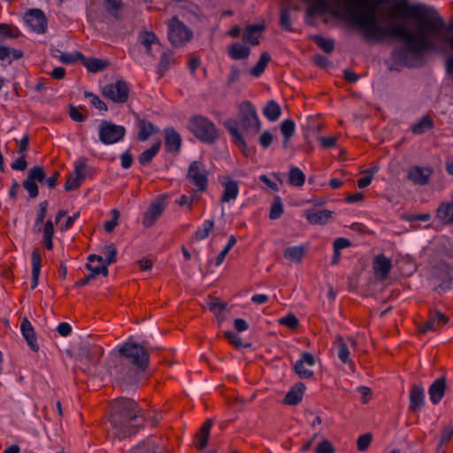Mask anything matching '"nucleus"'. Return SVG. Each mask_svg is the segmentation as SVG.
<instances>
[{
  "mask_svg": "<svg viewBox=\"0 0 453 453\" xmlns=\"http://www.w3.org/2000/svg\"><path fill=\"white\" fill-rule=\"evenodd\" d=\"M347 20L357 27L367 42H381L388 37H395L405 43V47L395 49L392 58L397 63L414 66L424 50L434 48L433 38L438 37L444 27V20L435 12L424 5L404 4L398 11L418 19L415 35L403 24L380 25L377 12L381 0H344Z\"/></svg>",
  "mask_w": 453,
  "mask_h": 453,
  "instance_id": "f257e3e1",
  "label": "nucleus"
},
{
  "mask_svg": "<svg viewBox=\"0 0 453 453\" xmlns=\"http://www.w3.org/2000/svg\"><path fill=\"white\" fill-rule=\"evenodd\" d=\"M142 409L133 399L119 397L111 403L110 416L112 436L122 440L136 434L145 424Z\"/></svg>",
  "mask_w": 453,
  "mask_h": 453,
  "instance_id": "f03ea898",
  "label": "nucleus"
},
{
  "mask_svg": "<svg viewBox=\"0 0 453 453\" xmlns=\"http://www.w3.org/2000/svg\"><path fill=\"white\" fill-rule=\"evenodd\" d=\"M224 126L231 134L234 142L246 154L247 143L239 128H242L246 134L255 135L260 130L261 123L254 105L245 101L239 106L237 119H226Z\"/></svg>",
  "mask_w": 453,
  "mask_h": 453,
  "instance_id": "7ed1b4c3",
  "label": "nucleus"
},
{
  "mask_svg": "<svg viewBox=\"0 0 453 453\" xmlns=\"http://www.w3.org/2000/svg\"><path fill=\"white\" fill-rule=\"evenodd\" d=\"M189 129L196 138L204 142H213L219 137L214 123L203 116L193 117L189 121Z\"/></svg>",
  "mask_w": 453,
  "mask_h": 453,
  "instance_id": "20e7f679",
  "label": "nucleus"
},
{
  "mask_svg": "<svg viewBox=\"0 0 453 453\" xmlns=\"http://www.w3.org/2000/svg\"><path fill=\"white\" fill-rule=\"evenodd\" d=\"M119 352L128 359L134 365L144 371L149 363V353L145 348L138 343L127 342L119 345Z\"/></svg>",
  "mask_w": 453,
  "mask_h": 453,
  "instance_id": "39448f33",
  "label": "nucleus"
},
{
  "mask_svg": "<svg viewBox=\"0 0 453 453\" xmlns=\"http://www.w3.org/2000/svg\"><path fill=\"white\" fill-rule=\"evenodd\" d=\"M168 39L173 47H180L193 37V32L177 17L168 21Z\"/></svg>",
  "mask_w": 453,
  "mask_h": 453,
  "instance_id": "423d86ee",
  "label": "nucleus"
},
{
  "mask_svg": "<svg viewBox=\"0 0 453 453\" xmlns=\"http://www.w3.org/2000/svg\"><path fill=\"white\" fill-rule=\"evenodd\" d=\"M186 179L196 188L197 192L203 193L208 188V171L200 161L195 160L189 164Z\"/></svg>",
  "mask_w": 453,
  "mask_h": 453,
  "instance_id": "0eeeda50",
  "label": "nucleus"
},
{
  "mask_svg": "<svg viewBox=\"0 0 453 453\" xmlns=\"http://www.w3.org/2000/svg\"><path fill=\"white\" fill-rule=\"evenodd\" d=\"M126 134L123 126L103 120L99 126V139L104 144H113L121 141Z\"/></svg>",
  "mask_w": 453,
  "mask_h": 453,
  "instance_id": "6e6552de",
  "label": "nucleus"
},
{
  "mask_svg": "<svg viewBox=\"0 0 453 453\" xmlns=\"http://www.w3.org/2000/svg\"><path fill=\"white\" fill-rule=\"evenodd\" d=\"M102 92L111 101L117 104H124L128 99L129 87L125 81L118 80L113 83L105 85Z\"/></svg>",
  "mask_w": 453,
  "mask_h": 453,
  "instance_id": "1a4fd4ad",
  "label": "nucleus"
},
{
  "mask_svg": "<svg viewBox=\"0 0 453 453\" xmlns=\"http://www.w3.org/2000/svg\"><path fill=\"white\" fill-rule=\"evenodd\" d=\"M316 364V358L313 354L310 352H303L300 359H298L294 369L296 374L301 379H310L313 376L314 372L310 369Z\"/></svg>",
  "mask_w": 453,
  "mask_h": 453,
  "instance_id": "9d476101",
  "label": "nucleus"
},
{
  "mask_svg": "<svg viewBox=\"0 0 453 453\" xmlns=\"http://www.w3.org/2000/svg\"><path fill=\"white\" fill-rule=\"evenodd\" d=\"M27 27L37 34H42L47 28V20L44 13L38 9H33L25 15Z\"/></svg>",
  "mask_w": 453,
  "mask_h": 453,
  "instance_id": "9b49d317",
  "label": "nucleus"
},
{
  "mask_svg": "<svg viewBox=\"0 0 453 453\" xmlns=\"http://www.w3.org/2000/svg\"><path fill=\"white\" fill-rule=\"evenodd\" d=\"M165 208V203L162 199H157L151 203L148 210L143 214L142 224L145 227L152 226L161 216Z\"/></svg>",
  "mask_w": 453,
  "mask_h": 453,
  "instance_id": "f8f14e48",
  "label": "nucleus"
},
{
  "mask_svg": "<svg viewBox=\"0 0 453 453\" xmlns=\"http://www.w3.org/2000/svg\"><path fill=\"white\" fill-rule=\"evenodd\" d=\"M433 172L431 167L414 165L409 168L407 178L416 185L424 186L428 183Z\"/></svg>",
  "mask_w": 453,
  "mask_h": 453,
  "instance_id": "ddd939ff",
  "label": "nucleus"
},
{
  "mask_svg": "<svg viewBox=\"0 0 453 453\" xmlns=\"http://www.w3.org/2000/svg\"><path fill=\"white\" fill-rule=\"evenodd\" d=\"M392 269V262L384 254H379L372 262L373 274L376 279L384 280Z\"/></svg>",
  "mask_w": 453,
  "mask_h": 453,
  "instance_id": "4468645a",
  "label": "nucleus"
},
{
  "mask_svg": "<svg viewBox=\"0 0 453 453\" xmlns=\"http://www.w3.org/2000/svg\"><path fill=\"white\" fill-rule=\"evenodd\" d=\"M88 270L90 271V275L96 278L97 275L106 276L108 274V265L104 261L102 256L91 254L88 257V264L86 265Z\"/></svg>",
  "mask_w": 453,
  "mask_h": 453,
  "instance_id": "2eb2a0df",
  "label": "nucleus"
},
{
  "mask_svg": "<svg viewBox=\"0 0 453 453\" xmlns=\"http://www.w3.org/2000/svg\"><path fill=\"white\" fill-rule=\"evenodd\" d=\"M448 322V318L441 311L431 312L428 319L420 327V332L437 331Z\"/></svg>",
  "mask_w": 453,
  "mask_h": 453,
  "instance_id": "dca6fc26",
  "label": "nucleus"
},
{
  "mask_svg": "<svg viewBox=\"0 0 453 453\" xmlns=\"http://www.w3.org/2000/svg\"><path fill=\"white\" fill-rule=\"evenodd\" d=\"M165 146L168 152L177 153L181 147V137L173 127L165 129Z\"/></svg>",
  "mask_w": 453,
  "mask_h": 453,
  "instance_id": "f3484780",
  "label": "nucleus"
},
{
  "mask_svg": "<svg viewBox=\"0 0 453 453\" xmlns=\"http://www.w3.org/2000/svg\"><path fill=\"white\" fill-rule=\"evenodd\" d=\"M446 379L440 377L436 379L429 387V399L434 404H437L442 399L446 391Z\"/></svg>",
  "mask_w": 453,
  "mask_h": 453,
  "instance_id": "a211bd4d",
  "label": "nucleus"
},
{
  "mask_svg": "<svg viewBox=\"0 0 453 453\" xmlns=\"http://www.w3.org/2000/svg\"><path fill=\"white\" fill-rule=\"evenodd\" d=\"M425 403V390L421 385H413L410 392V410L419 411Z\"/></svg>",
  "mask_w": 453,
  "mask_h": 453,
  "instance_id": "6ab92c4d",
  "label": "nucleus"
},
{
  "mask_svg": "<svg viewBox=\"0 0 453 453\" xmlns=\"http://www.w3.org/2000/svg\"><path fill=\"white\" fill-rule=\"evenodd\" d=\"M222 186L223 193L220 198V202L223 203H227L234 201L239 194V186L237 181L231 179H226V180L222 182Z\"/></svg>",
  "mask_w": 453,
  "mask_h": 453,
  "instance_id": "aec40b11",
  "label": "nucleus"
},
{
  "mask_svg": "<svg viewBox=\"0 0 453 453\" xmlns=\"http://www.w3.org/2000/svg\"><path fill=\"white\" fill-rule=\"evenodd\" d=\"M20 330L30 349L36 352L39 349L37 339L31 323L27 319L22 320Z\"/></svg>",
  "mask_w": 453,
  "mask_h": 453,
  "instance_id": "412c9836",
  "label": "nucleus"
},
{
  "mask_svg": "<svg viewBox=\"0 0 453 453\" xmlns=\"http://www.w3.org/2000/svg\"><path fill=\"white\" fill-rule=\"evenodd\" d=\"M436 218L445 225L453 223V199L441 203L436 210Z\"/></svg>",
  "mask_w": 453,
  "mask_h": 453,
  "instance_id": "4be33fe9",
  "label": "nucleus"
},
{
  "mask_svg": "<svg viewBox=\"0 0 453 453\" xmlns=\"http://www.w3.org/2000/svg\"><path fill=\"white\" fill-rule=\"evenodd\" d=\"M308 250L307 244L288 247L284 250V257L292 263H300L305 256Z\"/></svg>",
  "mask_w": 453,
  "mask_h": 453,
  "instance_id": "5701e85b",
  "label": "nucleus"
},
{
  "mask_svg": "<svg viewBox=\"0 0 453 453\" xmlns=\"http://www.w3.org/2000/svg\"><path fill=\"white\" fill-rule=\"evenodd\" d=\"M32 262V282L31 288L35 289L39 282V277L42 267V256L38 249H35L31 253Z\"/></svg>",
  "mask_w": 453,
  "mask_h": 453,
  "instance_id": "b1692460",
  "label": "nucleus"
},
{
  "mask_svg": "<svg viewBox=\"0 0 453 453\" xmlns=\"http://www.w3.org/2000/svg\"><path fill=\"white\" fill-rule=\"evenodd\" d=\"M335 346L337 348V357L342 361V363L349 365L350 369L355 367L354 361L349 357L350 350L347 342L343 341L342 338H338L335 342Z\"/></svg>",
  "mask_w": 453,
  "mask_h": 453,
  "instance_id": "393cba45",
  "label": "nucleus"
},
{
  "mask_svg": "<svg viewBox=\"0 0 453 453\" xmlns=\"http://www.w3.org/2000/svg\"><path fill=\"white\" fill-rule=\"evenodd\" d=\"M263 25H250L245 28L242 40L253 46L259 44V37L264 30Z\"/></svg>",
  "mask_w": 453,
  "mask_h": 453,
  "instance_id": "a878e982",
  "label": "nucleus"
},
{
  "mask_svg": "<svg viewBox=\"0 0 453 453\" xmlns=\"http://www.w3.org/2000/svg\"><path fill=\"white\" fill-rule=\"evenodd\" d=\"M304 389L305 386L303 383H296L285 395L283 400L284 403L288 405H296L300 403L303 398Z\"/></svg>",
  "mask_w": 453,
  "mask_h": 453,
  "instance_id": "bb28decb",
  "label": "nucleus"
},
{
  "mask_svg": "<svg viewBox=\"0 0 453 453\" xmlns=\"http://www.w3.org/2000/svg\"><path fill=\"white\" fill-rule=\"evenodd\" d=\"M227 54L233 60H241L250 56V50L240 42H234L228 47Z\"/></svg>",
  "mask_w": 453,
  "mask_h": 453,
  "instance_id": "cd10ccee",
  "label": "nucleus"
},
{
  "mask_svg": "<svg viewBox=\"0 0 453 453\" xmlns=\"http://www.w3.org/2000/svg\"><path fill=\"white\" fill-rule=\"evenodd\" d=\"M333 212L328 210H319L317 211H308L306 213L307 220L313 225H324L332 217Z\"/></svg>",
  "mask_w": 453,
  "mask_h": 453,
  "instance_id": "c85d7f7f",
  "label": "nucleus"
},
{
  "mask_svg": "<svg viewBox=\"0 0 453 453\" xmlns=\"http://www.w3.org/2000/svg\"><path fill=\"white\" fill-rule=\"evenodd\" d=\"M138 127V140L141 142L147 141L150 135L159 131V129L156 127L151 122L144 119L139 120Z\"/></svg>",
  "mask_w": 453,
  "mask_h": 453,
  "instance_id": "c756f323",
  "label": "nucleus"
},
{
  "mask_svg": "<svg viewBox=\"0 0 453 453\" xmlns=\"http://www.w3.org/2000/svg\"><path fill=\"white\" fill-rule=\"evenodd\" d=\"M211 427V421L207 420L205 421L202 427L200 428V431L198 434L196 435V446L198 449L202 450L203 449L208 442L209 435H210V430Z\"/></svg>",
  "mask_w": 453,
  "mask_h": 453,
  "instance_id": "7c9ffc66",
  "label": "nucleus"
},
{
  "mask_svg": "<svg viewBox=\"0 0 453 453\" xmlns=\"http://www.w3.org/2000/svg\"><path fill=\"white\" fill-rule=\"evenodd\" d=\"M42 241L47 250H50L53 248L52 238L55 233L54 230V222L51 220H47L43 226H42Z\"/></svg>",
  "mask_w": 453,
  "mask_h": 453,
  "instance_id": "2f4dec72",
  "label": "nucleus"
},
{
  "mask_svg": "<svg viewBox=\"0 0 453 453\" xmlns=\"http://www.w3.org/2000/svg\"><path fill=\"white\" fill-rule=\"evenodd\" d=\"M104 354V349L99 345H94L89 348H84L81 356L91 363H96Z\"/></svg>",
  "mask_w": 453,
  "mask_h": 453,
  "instance_id": "473e14b6",
  "label": "nucleus"
},
{
  "mask_svg": "<svg viewBox=\"0 0 453 453\" xmlns=\"http://www.w3.org/2000/svg\"><path fill=\"white\" fill-rule=\"evenodd\" d=\"M48 207H49V203L46 200L42 201L39 203L38 211L36 213V218L35 219L34 227H33L35 233L41 232L42 226L44 219L47 216Z\"/></svg>",
  "mask_w": 453,
  "mask_h": 453,
  "instance_id": "72a5a7b5",
  "label": "nucleus"
},
{
  "mask_svg": "<svg viewBox=\"0 0 453 453\" xmlns=\"http://www.w3.org/2000/svg\"><path fill=\"white\" fill-rule=\"evenodd\" d=\"M263 114L269 121H276L281 114V109L278 103L271 100L263 110Z\"/></svg>",
  "mask_w": 453,
  "mask_h": 453,
  "instance_id": "f704fd0d",
  "label": "nucleus"
},
{
  "mask_svg": "<svg viewBox=\"0 0 453 453\" xmlns=\"http://www.w3.org/2000/svg\"><path fill=\"white\" fill-rule=\"evenodd\" d=\"M81 62L83 65L86 66L87 69L91 73H97L103 71L108 65V63L104 60L95 58H86L84 56Z\"/></svg>",
  "mask_w": 453,
  "mask_h": 453,
  "instance_id": "c9c22d12",
  "label": "nucleus"
},
{
  "mask_svg": "<svg viewBox=\"0 0 453 453\" xmlns=\"http://www.w3.org/2000/svg\"><path fill=\"white\" fill-rule=\"evenodd\" d=\"M280 132L284 136L283 146L287 148L288 146L289 139L294 135L296 132V124L290 119H285L280 124Z\"/></svg>",
  "mask_w": 453,
  "mask_h": 453,
  "instance_id": "e433bc0d",
  "label": "nucleus"
},
{
  "mask_svg": "<svg viewBox=\"0 0 453 453\" xmlns=\"http://www.w3.org/2000/svg\"><path fill=\"white\" fill-rule=\"evenodd\" d=\"M23 57V52L20 50L11 49L0 43V60L8 59V64L12 60H18Z\"/></svg>",
  "mask_w": 453,
  "mask_h": 453,
  "instance_id": "4c0bfd02",
  "label": "nucleus"
},
{
  "mask_svg": "<svg viewBox=\"0 0 453 453\" xmlns=\"http://www.w3.org/2000/svg\"><path fill=\"white\" fill-rule=\"evenodd\" d=\"M305 181V174L296 166L290 167L288 183L291 186L302 187Z\"/></svg>",
  "mask_w": 453,
  "mask_h": 453,
  "instance_id": "58836bf2",
  "label": "nucleus"
},
{
  "mask_svg": "<svg viewBox=\"0 0 453 453\" xmlns=\"http://www.w3.org/2000/svg\"><path fill=\"white\" fill-rule=\"evenodd\" d=\"M434 122L429 116H424L418 123L412 126L411 130L415 134H423L433 129Z\"/></svg>",
  "mask_w": 453,
  "mask_h": 453,
  "instance_id": "ea45409f",
  "label": "nucleus"
},
{
  "mask_svg": "<svg viewBox=\"0 0 453 453\" xmlns=\"http://www.w3.org/2000/svg\"><path fill=\"white\" fill-rule=\"evenodd\" d=\"M161 147V142H156L150 149L143 151L138 157L139 163L142 165L149 164L157 154Z\"/></svg>",
  "mask_w": 453,
  "mask_h": 453,
  "instance_id": "a19ab883",
  "label": "nucleus"
},
{
  "mask_svg": "<svg viewBox=\"0 0 453 453\" xmlns=\"http://www.w3.org/2000/svg\"><path fill=\"white\" fill-rule=\"evenodd\" d=\"M141 43L145 47L146 53L148 55H152L151 53V46L154 44H159L158 40L156 35L152 32L144 31L140 35Z\"/></svg>",
  "mask_w": 453,
  "mask_h": 453,
  "instance_id": "79ce46f5",
  "label": "nucleus"
},
{
  "mask_svg": "<svg viewBox=\"0 0 453 453\" xmlns=\"http://www.w3.org/2000/svg\"><path fill=\"white\" fill-rule=\"evenodd\" d=\"M271 60V57L267 52H263L260 55L258 62L252 67L250 71V73L253 77H259L265 71L267 64Z\"/></svg>",
  "mask_w": 453,
  "mask_h": 453,
  "instance_id": "37998d69",
  "label": "nucleus"
},
{
  "mask_svg": "<svg viewBox=\"0 0 453 453\" xmlns=\"http://www.w3.org/2000/svg\"><path fill=\"white\" fill-rule=\"evenodd\" d=\"M214 227V221L211 219H206L203 222L202 226H199L195 232V238L196 241H202L206 239L211 231Z\"/></svg>",
  "mask_w": 453,
  "mask_h": 453,
  "instance_id": "c03bdc74",
  "label": "nucleus"
},
{
  "mask_svg": "<svg viewBox=\"0 0 453 453\" xmlns=\"http://www.w3.org/2000/svg\"><path fill=\"white\" fill-rule=\"evenodd\" d=\"M314 42L325 52L331 53L334 48V41L333 39H326L320 35L313 36Z\"/></svg>",
  "mask_w": 453,
  "mask_h": 453,
  "instance_id": "a18cd8bd",
  "label": "nucleus"
},
{
  "mask_svg": "<svg viewBox=\"0 0 453 453\" xmlns=\"http://www.w3.org/2000/svg\"><path fill=\"white\" fill-rule=\"evenodd\" d=\"M173 62V58L172 55L168 52H164L161 57L157 66V71L160 73V76H163L164 73L170 68Z\"/></svg>",
  "mask_w": 453,
  "mask_h": 453,
  "instance_id": "49530a36",
  "label": "nucleus"
},
{
  "mask_svg": "<svg viewBox=\"0 0 453 453\" xmlns=\"http://www.w3.org/2000/svg\"><path fill=\"white\" fill-rule=\"evenodd\" d=\"M102 252L105 258L104 261L106 265H111L116 261L117 249L113 243H109L102 248Z\"/></svg>",
  "mask_w": 453,
  "mask_h": 453,
  "instance_id": "de8ad7c7",
  "label": "nucleus"
},
{
  "mask_svg": "<svg viewBox=\"0 0 453 453\" xmlns=\"http://www.w3.org/2000/svg\"><path fill=\"white\" fill-rule=\"evenodd\" d=\"M235 243L236 238L234 237V235H231L225 248L219 252V254L216 257L215 265L217 266L220 265L224 262L226 256L228 254L229 250L233 248V246Z\"/></svg>",
  "mask_w": 453,
  "mask_h": 453,
  "instance_id": "09e8293b",
  "label": "nucleus"
},
{
  "mask_svg": "<svg viewBox=\"0 0 453 453\" xmlns=\"http://www.w3.org/2000/svg\"><path fill=\"white\" fill-rule=\"evenodd\" d=\"M280 25L282 29L286 31L292 30V23L290 19V10L288 7H284L280 11Z\"/></svg>",
  "mask_w": 453,
  "mask_h": 453,
  "instance_id": "8fccbe9b",
  "label": "nucleus"
},
{
  "mask_svg": "<svg viewBox=\"0 0 453 453\" xmlns=\"http://www.w3.org/2000/svg\"><path fill=\"white\" fill-rule=\"evenodd\" d=\"M132 453H159L154 442L147 441L137 445Z\"/></svg>",
  "mask_w": 453,
  "mask_h": 453,
  "instance_id": "3c124183",
  "label": "nucleus"
},
{
  "mask_svg": "<svg viewBox=\"0 0 453 453\" xmlns=\"http://www.w3.org/2000/svg\"><path fill=\"white\" fill-rule=\"evenodd\" d=\"M45 177H46V175H45V173H44L42 167L39 166V165L32 167L29 170L28 175H27V178L34 180L35 182H36V181L43 182L45 180Z\"/></svg>",
  "mask_w": 453,
  "mask_h": 453,
  "instance_id": "603ef678",
  "label": "nucleus"
},
{
  "mask_svg": "<svg viewBox=\"0 0 453 453\" xmlns=\"http://www.w3.org/2000/svg\"><path fill=\"white\" fill-rule=\"evenodd\" d=\"M283 213V205L280 197H277L271 206L269 218L271 219H277L280 218Z\"/></svg>",
  "mask_w": 453,
  "mask_h": 453,
  "instance_id": "864d4df0",
  "label": "nucleus"
},
{
  "mask_svg": "<svg viewBox=\"0 0 453 453\" xmlns=\"http://www.w3.org/2000/svg\"><path fill=\"white\" fill-rule=\"evenodd\" d=\"M83 55L78 51L75 52H65L59 56V60L63 64H73L78 59L82 60Z\"/></svg>",
  "mask_w": 453,
  "mask_h": 453,
  "instance_id": "5fc2aeb1",
  "label": "nucleus"
},
{
  "mask_svg": "<svg viewBox=\"0 0 453 453\" xmlns=\"http://www.w3.org/2000/svg\"><path fill=\"white\" fill-rule=\"evenodd\" d=\"M328 11V4L326 0H316L308 9V13H324Z\"/></svg>",
  "mask_w": 453,
  "mask_h": 453,
  "instance_id": "6e6d98bb",
  "label": "nucleus"
},
{
  "mask_svg": "<svg viewBox=\"0 0 453 453\" xmlns=\"http://www.w3.org/2000/svg\"><path fill=\"white\" fill-rule=\"evenodd\" d=\"M280 325H283L290 329H295L299 325V320L296 315L289 313L285 317H282L279 320Z\"/></svg>",
  "mask_w": 453,
  "mask_h": 453,
  "instance_id": "4d7b16f0",
  "label": "nucleus"
},
{
  "mask_svg": "<svg viewBox=\"0 0 453 453\" xmlns=\"http://www.w3.org/2000/svg\"><path fill=\"white\" fill-rule=\"evenodd\" d=\"M85 96L90 99V104L100 111H107V105L97 96L93 93L86 92Z\"/></svg>",
  "mask_w": 453,
  "mask_h": 453,
  "instance_id": "13d9d810",
  "label": "nucleus"
},
{
  "mask_svg": "<svg viewBox=\"0 0 453 453\" xmlns=\"http://www.w3.org/2000/svg\"><path fill=\"white\" fill-rule=\"evenodd\" d=\"M23 187L28 192L29 196L31 198H35L38 196V186H37L36 182L30 180L29 178H27L23 181Z\"/></svg>",
  "mask_w": 453,
  "mask_h": 453,
  "instance_id": "bf43d9fd",
  "label": "nucleus"
},
{
  "mask_svg": "<svg viewBox=\"0 0 453 453\" xmlns=\"http://www.w3.org/2000/svg\"><path fill=\"white\" fill-rule=\"evenodd\" d=\"M105 9L111 15H116L121 8L122 3L119 0H104Z\"/></svg>",
  "mask_w": 453,
  "mask_h": 453,
  "instance_id": "052dcab7",
  "label": "nucleus"
},
{
  "mask_svg": "<svg viewBox=\"0 0 453 453\" xmlns=\"http://www.w3.org/2000/svg\"><path fill=\"white\" fill-rule=\"evenodd\" d=\"M0 34L7 38L18 37V30L7 24L0 23Z\"/></svg>",
  "mask_w": 453,
  "mask_h": 453,
  "instance_id": "680f3d73",
  "label": "nucleus"
},
{
  "mask_svg": "<svg viewBox=\"0 0 453 453\" xmlns=\"http://www.w3.org/2000/svg\"><path fill=\"white\" fill-rule=\"evenodd\" d=\"M82 180L74 174H71L65 184V189L66 191L73 190L78 188L81 184Z\"/></svg>",
  "mask_w": 453,
  "mask_h": 453,
  "instance_id": "e2e57ef3",
  "label": "nucleus"
},
{
  "mask_svg": "<svg viewBox=\"0 0 453 453\" xmlns=\"http://www.w3.org/2000/svg\"><path fill=\"white\" fill-rule=\"evenodd\" d=\"M372 435L370 434H365L357 438V445L360 451H365L372 441Z\"/></svg>",
  "mask_w": 453,
  "mask_h": 453,
  "instance_id": "0e129e2a",
  "label": "nucleus"
},
{
  "mask_svg": "<svg viewBox=\"0 0 453 453\" xmlns=\"http://www.w3.org/2000/svg\"><path fill=\"white\" fill-rule=\"evenodd\" d=\"M112 214H113V218L111 220L105 221L104 224V228L105 232H107V233L112 232L113 229L118 225L119 212L118 211V210L113 209Z\"/></svg>",
  "mask_w": 453,
  "mask_h": 453,
  "instance_id": "69168bd1",
  "label": "nucleus"
},
{
  "mask_svg": "<svg viewBox=\"0 0 453 453\" xmlns=\"http://www.w3.org/2000/svg\"><path fill=\"white\" fill-rule=\"evenodd\" d=\"M273 135L270 131L263 132L259 137V143L265 149L268 148L273 143Z\"/></svg>",
  "mask_w": 453,
  "mask_h": 453,
  "instance_id": "338daca9",
  "label": "nucleus"
},
{
  "mask_svg": "<svg viewBox=\"0 0 453 453\" xmlns=\"http://www.w3.org/2000/svg\"><path fill=\"white\" fill-rule=\"evenodd\" d=\"M334 447H333L332 443L327 440H324L323 441H321L316 449V453H334Z\"/></svg>",
  "mask_w": 453,
  "mask_h": 453,
  "instance_id": "774afa93",
  "label": "nucleus"
}]
</instances>
